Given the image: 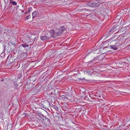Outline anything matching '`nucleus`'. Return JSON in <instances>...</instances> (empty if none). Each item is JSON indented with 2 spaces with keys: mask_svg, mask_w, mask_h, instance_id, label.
<instances>
[{
  "mask_svg": "<svg viewBox=\"0 0 130 130\" xmlns=\"http://www.w3.org/2000/svg\"><path fill=\"white\" fill-rule=\"evenodd\" d=\"M52 31V37L54 38H57L58 36H61L62 33L58 29L54 30Z\"/></svg>",
  "mask_w": 130,
  "mask_h": 130,
  "instance_id": "1",
  "label": "nucleus"
},
{
  "mask_svg": "<svg viewBox=\"0 0 130 130\" xmlns=\"http://www.w3.org/2000/svg\"><path fill=\"white\" fill-rule=\"evenodd\" d=\"M102 3L97 1H94L93 2H89L87 3L88 6L93 7H96L100 6Z\"/></svg>",
  "mask_w": 130,
  "mask_h": 130,
  "instance_id": "2",
  "label": "nucleus"
},
{
  "mask_svg": "<svg viewBox=\"0 0 130 130\" xmlns=\"http://www.w3.org/2000/svg\"><path fill=\"white\" fill-rule=\"evenodd\" d=\"M50 102L47 100L44 101V102H42L40 104V106L46 109L48 108L50 106Z\"/></svg>",
  "mask_w": 130,
  "mask_h": 130,
  "instance_id": "3",
  "label": "nucleus"
},
{
  "mask_svg": "<svg viewBox=\"0 0 130 130\" xmlns=\"http://www.w3.org/2000/svg\"><path fill=\"white\" fill-rule=\"evenodd\" d=\"M116 26H113L110 29L108 32L107 33L106 35L107 37H108L110 36L111 34H112L114 32L116 31Z\"/></svg>",
  "mask_w": 130,
  "mask_h": 130,
  "instance_id": "4",
  "label": "nucleus"
},
{
  "mask_svg": "<svg viewBox=\"0 0 130 130\" xmlns=\"http://www.w3.org/2000/svg\"><path fill=\"white\" fill-rule=\"evenodd\" d=\"M42 118L43 121L45 123L48 124L51 123L50 120L44 116Z\"/></svg>",
  "mask_w": 130,
  "mask_h": 130,
  "instance_id": "5",
  "label": "nucleus"
},
{
  "mask_svg": "<svg viewBox=\"0 0 130 130\" xmlns=\"http://www.w3.org/2000/svg\"><path fill=\"white\" fill-rule=\"evenodd\" d=\"M36 116L37 118L41 120H42V118H43L44 116L43 115L40 113L38 114H37Z\"/></svg>",
  "mask_w": 130,
  "mask_h": 130,
  "instance_id": "6",
  "label": "nucleus"
},
{
  "mask_svg": "<svg viewBox=\"0 0 130 130\" xmlns=\"http://www.w3.org/2000/svg\"><path fill=\"white\" fill-rule=\"evenodd\" d=\"M45 36L48 39L50 38L51 37H52V31L51 32H48L46 34Z\"/></svg>",
  "mask_w": 130,
  "mask_h": 130,
  "instance_id": "7",
  "label": "nucleus"
},
{
  "mask_svg": "<svg viewBox=\"0 0 130 130\" xmlns=\"http://www.w3.org/2000/svg\"><path fill=\"white\" fill-rule=\"evenodd\" d=\"M118 38H117L116 40H113L110 42V43L111 44H113V43H114V44H115V45L117 48L119 46L120 44L118 42H116L117 39Z\"/></svg>",
  "mask_w": 130,
  "mask_h": 130,
  "instance_id": "8",
  "label": "nucleus"
},
{
  "mask_svg": "<svg viewBox=\"0 0 130 130\" xmlns=\"http://www.w3.org/2000/svg\"><path fill=\"white\" fill-rule=\"evenodd\" d=\"M69 97V95L66 94L62 95L61 96V98L63 99V100L65 101L68 100V97Z\"/></svg>",
  "mask_w": 130,
  "mask_h": 130,
  "instance_id": "9",
  "label": "nucleus"
},
{
  "mask_svg": "<svg viewBox=\"0 0 130 130\" xmlns=\"http://www.w3.org/2000/svg\"><path fill=\"white\" fill-rule=\"evenodd\" d=\"M67 28L66 26H62L59 29L63 33V31L65 30Z\"/></svg>",
  "mask_w": 130,
  "mask_h": 130,
  "instance_id": "10",
  "label": "nucleus"
},
{
  "mask_svg": "<svg viewBox=\"0 0 130 130\" xmlns=\"http://www.w3.org/2000/svg\"><path fill=\"white\" fill-rule=\"evenodd\" d=\"M12 38V39H11V41H10V44L12 45H13L14 47L16 41L14 38Z\"/></svg>",
  "mask_w": 130,
  "mask_h": 130,
  "instance_id": "11",
  "label": "nucleus"
},
{
  "mask_svg": "<svg viewBox=\"0 0 130 130\" xmlns=\"http://www.w3.org/2000/svg\"><path fill=\"white\" fill-rule=\"evenodd\" d=\"M111 45H110L109 46L111 49H112L114 50H116L118 49L117 48L114 44H111Z\"/></svg>",
  "mask_w": 130,
  "mask_h": 130,
  "instance_id": "12",
  "label": "nucleus"
},
{
  "mask_svg": "<svg viewBox=\"0 0 130 130\" xmlns=\"http://www.w3.org/2000/svg\"><path fill=\"white\" fill-rule=\"evenodd\" d=\"M10 4L9 5L10 6L9 7H11L12 5H17V3L15 1H12L11 2H9Z\"/></svg>",
  "mask_w": 130,
  "mask_h": 130,
  "instance_id": "13",
  "label": "nucleus"
},
{
  "mask_svg": "<svg viewBox=\"0 0 130 130\" xmlns=\"http://www.w3.org/2000/svg\"><path fill=\"white\" fill-rule=\"evenodd\" d=\"M41 39L43 41H44L48 40L45 35L41 36L40 37Z\"/></svg>",
  "mask_w": 130,
  "mask_h": 130,
  "instance_id": "14",
  "label": "nucleus"
},
{
  "mask_svg": "<svg viewBox=\"0 0 130 130\" xmlns=\"http://www.w3.org/2000/svg\"><path fill=\"white\" fill-rule=\"evenodd\" d=\"M12 84H13V88L15 89H17L18 88V85L17 83H16L15 82H13L12 83Z\"/></svg>",
  "mask_w": 130,
  "mask_h": 130,
  "instance_id": "15",
  "label": "nucleus"
},
{
  "mask_svg": "<svg viewBox=\"0 0 130 130\" xmlns=\"http://www.w3.org/2000/svg\"><path fill=\"white\" fill-rule=\"evenodd\" d=\"M20 46H22L24 48H25L26 47H28L29 45L28 44H27L26 43H25L21 44L20 45Z\"/></svg>",
  "mask_w": 130,
  "mask_h": 130,
  "instance_id": "16",
  "label": "nucleus"
},
{
  "mask_svg": "<svg viewBox=\"0 0 130 130\" xmlns=\"http://www.w3.org/2000/svg\"><path fill=\"white\" fill-rule=\"evenodd\" d=\"M1 81L2 82H4V83L7 84L8 83V79L7 78H5L3 79H2L1 80Z\"/></svg>",
  "mask_w": 130,
  "mask_h": 130,
  "instance_id": "17",
  "label": "nucleus"
},
{
  "mask_svg": "<svg viewBox=\"0 0 130 130\" xmlns=\"http://www.w3.org/2000/svg\"><path fill=\"white\" fill-rule=\"evenodd\" d=\"M37 14V11H35L33 12L32 13V18H33L34 17H35Z\"/></svg>",
  "mask_w": 130,
  "mask_h": 130,
  "instance_id": "18",
  "label": "nucleus"
},
{
  "mask_svg": "<svg viewBox=\"0 0 130 130\" xmlns=\"http://www.w3.org/2000/svg\"><path fill=\"white\" fill-rule=\"evenodd\" d=\"M29 115L26 112L24 113L22 115V116L23 117H28Z\"/></svg>",
  "mask_w": 130,
  "mask_h": 130,
  "instance_id": "19",
  "label": "nucleus"
},
{
  "mask_svg": "<svg viewBox=\"0 0 130 130\" xmlns=\"http://www.w3.org/2000/svg\"><path fill=\"white\" fill-rule=\"evenodd\" d=\"M99 58L98 56H97L95 57L94 58V59H93V60L94 61H99Z\"/></svg>",
  "mask_w": 130,
  "mask_h": 130,
  "instance_id": "20",
  "label": "nucleus"
},
{
  "mask_svg": "<svg viewBox=\"0 0 130 130\" xmlns=\"http://www.w3.org/2000/svg\"><path fill=\"white\" fill-rule=\"evenodd\" d=\"M88 11V9H87L85 8H82L80 9V12L83 11Z\"/></svg>",
  "mask_w": 130,
  "mask_h": 130,
  "instance_id": "21",
  "label": "nucleus"
},
{
  "mask_svg": "<svg viewBox=\"0 0 130 130\" xmlns=\"http://www.w3.org/2000/svg\"><path fill=\"white\" fill-rule=\"evenodd\" d=\"M30 18L31 15H30L29 14L27 16V17L26 18V19L28 20Z\"/></svg>",
  "mask_w": 130,
  "mask_h": 130,
  "instance_id": "22",
  "label": "nucleus"
},
{
  "mask_svg": "<svg viewBox=\"0 0 130 130\" xmlns=\"http://www.w3.org/2000/svg\"><path fill=\"white\" fill-rule=\"evenodd\" d=\"M54 108L57 110H58V107L55 105H54Z\"/></svg>",
  "mask_w": 130,
  "mask_h": 130,
  "instance_id": "23",
  "label": "nucleus"
},
{
  "mask_svg": "<svg viewBox=\"0 0 130 130\" xmlns=\"http://www.w3.org/2000/svg\"><path fill=\"white\" fill-rule=\"evenodd\" d=\"M93 51H90H90H88V53L87 54V55H88L89 54V53H93Z\"/></svg>",
  "mask_w": 130,
  "mask_h": 130,
  "instance_id": "24",
  "label": "nucleus"
},
{
  "mask_svg": "<svg viewBox=\"0 0 130 130\" xmlns=\"http://www.w3.org/2000/svg\"><path fill=\"white\" fill-rule=\"evenodd\" d=\"M94 62L93 61V60H92L91 61H89V62H87V63H93Z\"/></svg>",
  "mask_w": 130,
  "mask_h": 130,
  "instance_id": "25",
  "label": "nucleus"
},
{
  "mask_svg": "<svg viewBox=\"0 0 130 130\" xmlns=\"http://www.w3.org/2000/svg\"><path fill=\"white\" fill-rule=\"evenodd\" d=\"M32 9V8L31 7H29V8L28 10V12L29 13L30 11Z\"/></svg>",
  "mask_w": 130,
  "mask_h": 130,
  "instance_id": "26",
  "label": "nucleus"
},
{
  "mask_svg": "<svg viewBox=\"0 0 130 130\" xmlns=\"http://www.w3.org/2000/svg\"><path fill=\"white\" fill-rule=\"evenodd\" d=\"M21 74H19L18 76V78H20V77L21 76Z\"/></svg>",
  "mask_w": 130,
  "mask_h": 130,
  "instance_id": "27",
  "label": "nucleus"
},
{
  "mask_svg": "<svg viewBox=\"0 0 130 130\" xmlns=\"http://www.w3.org/2000/svg\"><path fill=\"white\" fill-rule=\"evenodd\" d=\"M24 40H22V42H23V43H25V39H24Z\"/></svg>",
  "mask_w": 130,
  "mask_h": 130,
  "instance_id": "28",
  "label": "nucleus"
},
{
  "mask_svg": "<svg viewBox=\"0 0 130 130\" xmlns=\"http://www.w3.org/2000/svg\"><path fill=\"white\" fill-rule=\"evenodd\" d=\"M8 7L7 6H5V9H6H6H8Z\"/></svg>",
  "mask_w": 130,
  "mask_h": 130,
  "instance_id": "29",
  "label": "nucleus"
},
{
  "mask_svg": "<svg viewBox=\"0 0 130 130\" xmlns=\"http://www.w3.org/2000/svg\"><path fill=\"white\" fill-rule=\"evenodd\" d=\"M28 13V11H26L24 13V14H27Z\"/></svg>",
  "mask_w": 130,
  "mask_h": 130,
  "instance_id": "30",
  "label": "nucleus"
},
{
  "mask_svg": "<svg viewBox=\"0 0 130 130\" xmlns=\"http://www.w3.org/2000/svg\"><path fill=\"white\" fill-rule=\"evenodd\" d=\"M87 72L89 74H91V72H90V71H89V72Z\"/></svg>",
  "mask_w": 130,
  "mask_h": 130,
  "instance_id": "31",
  "label": "nucleus"
},
{
  "mask_svg": "<svg viewBox=\"0 0 130 130\" xmlns=\"http://www.w3.org/2000/svg\"><path fill=\"white\" fill-rule=\"evenodd\" d=\"M13 0H10V2L13 1Z\"/></svg>",
  "mask_w": 130,
  "mask_h": 130,
  "instance_id": "32",
  "label": "nucleus"
},
{
  "mask_svg": "<svg viewBox=\"0 0 130 130\" xmlns=\"http://www.w3.org/2000/svg\"><path fill=\"white\" fill-rule=\"evenodd\" d=\"M11 80V79H10V78L9 79V80ZM9 81H10V80H9Z\"/></svg>",
  "mask_w": 130,
  "mask_h": 130,
  "instance_id": "33",
  "label": "nucleus"
},
{
  "mask_svg": "<svg viewBox=\"0 0 130 130\" xmlns=\"http://www.w3.org/2000/svg\"><path fill=\"white\" fill-rule=\"evenodd\" d=\"M4 1L5 2V3L6 4V3L7 2L5 0H4Z\"/></svg>",
  "mask_w": 130,
  "mask_h": 130,
  "instance_id": "34",
  "label": "nucleus"
},
{
  "mask_svg": "<svg viewBox=\"0 0 130 130\" xmlns=\"http://www.w3.org/2000/svg\"><path fill=\"white\" fill-rule=\"evenodd\" d=\"M22 10L21 11H22V12H24V11H23V10Z\"/></svg>",
  "mask_w": 130,
  "mask_h": 130,
  "instance_id": "35",
  "label": "nucleus"
},
{
  "mask_svg": "<svg viewBox=\"0 0 130 130\" xmlns=\"http://www.w3.org/2000/svg\"><path fill=\"white\" fill-rule=\"evenodd\" d=\"M112 44H114V45H115V44H114V42Z\"/></svg>",
  "mask_w": 130,
  "mask_h": 130,
  "instance_id": "36",
  "label": "nucleus"
},
{
  "mask_svg": "<svg viewBox=\"0 0 130 130\" xmlns=\"http://www.w3.org/2000/svg\"><path fill=\"white\" fill-rule=\"evenodd\" d=\"M86 40H88V38H86Z\"/></svg>",
  "mask_w": 130,
  "mask_h": 130,
  "instance_id": "37",
  "label": "nucleus"
},
{
  "mask_svg": "<svg viewBox=\"0 0 130 130\" xmlns=\"http://www.w3.org/2000/svg\"><path fill=\"white\" fill-rule=\"evenodd\" d=\"M8 124H7V128H8Z\"/></svg>",
  "mask_w": 130,
  "mask_h": 130,
  "instance_id": "38",
  "label": "nucleus"
},
{
  "mask_svg": "<svg viewBox=\"0 0 130 130\" xmlns=\"http://www.w3.org/2000/svg\"><path fill=\"white\" fill-rule=\"evenodd\" d=\"M7 59H8V56L7 57Z\"/></svg>",
  "mask_w": 130,
  "mask_h": 130,
  "instance_id": "39",
  "label": "nucleus"
},
{
  "mask_svg": "<svg viewBox=\"0 0 130 130\" xmlns=\"http://www.w3.org/2000/svg\"><path fill=\"white\" fill-rule=\"evenodd\" d=\"M27 36H28V35H27L26 36L27 37H27Z\"/></svg>",
  "mask_w": 130,
  "mask_h": 130,
  "instance_id": "40",
  "label": "nucleus"
},
{
  "mask_svg": "<svg viewBox=\"0 0 130 130\" xmlns=\"http://www.w3.org/2000/svg\"><path fill=\"white\" fill-rule=\"evenodd\" d=\"M8 0H7V1H8Z\"/></svg>",
  "mask_w": 130,
  "mask_h": 130,
  "instance_id": "41",
  "label": "nucleus"
}]
</instances>
